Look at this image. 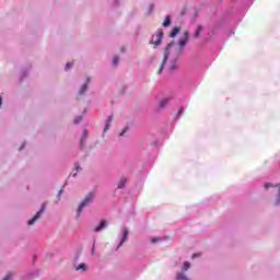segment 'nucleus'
I'll return each mask as SVG.
<instances>
[{"label":"nucleus","mask_w":280,"mask_h":280,"mask_svg":"<svg viewBox=\"0 0 280 280\" xmlns=\"http://www.w3.org/2000/svg\"><path fill=\"white\" fill-rule=\"evenodd\" d=\"M78 172H82V168L80 167L79 163L74 164V170L70 173V176H73L75 178L78 176Z\"/></svg>","instance_id":"10"},{"label":"nucleus","mask_w":280,"mask_h":280,"mask_svg":"<svg viewBox=\"0 0 280 280\" xmlns=\"http://www.w3.org/2000/svg\"><path fill=\"white\" fill-rule=\"evenodd\" d=\"M183 110H184V108L182 107V108L178 110V113H177V117H180V115H183Z\"/></svg>","instance_id":"27"},{"label":"nucleus","mask_w":280,"mask_h":280,"mask_svg":"<svg viewBox=\"0 0 280 280\" xmlns=\"http://www.w3.org/2000/svg\"><path fill=\"white\" fill-rule=\"evenodd\" d=\"M269 187H272V184L270 183L265 184V189H268Z\"/></svg>","instance_id":"28"},{"label":"nucleus","mask_w":280,"mask_h":280,"mask_svg":"<svg viewBox=\"0 0 280 280\" xmlns=\"http://www.w3.org/2000/svg\"><path fill=\"white\" fill-rule=\"evenodd\" d=\"M128 235H129V232H128L127 228H122L121 229V240L117 246V249L121 248V246H124L125 242H128Z\"/></svg>","instance_id":"7"},{"label":"nucleus","mask_w":280,"mask_h":280,"mask_svg":"<svg viewBox=\"0 0 280 280\" xmlns=\"http://www.w3.org/2000/svg\"><path fill=\"white\" fill-rule=\"evenodd\" d=\"M3 280H12V273L7 275Z\"/></svg>","instance_id":"25"},{"label":"nucleus","mask_w":280,"mask_h":280,"mask_svg":"<svg viewBox=\"0 0 280 280\" xmlns=\"http://www.w3.org/2000/svg\"><path fill=\"white\" fill-rule=\"evenodd\" d=\"M179 32H180V27H178V26L174 27L170 34L171 38H176V36H178Z\"/></svg>","instance_id":"12"},{"label":"nucleus","mask_w":280,"mask_h":280,"mask_svg":"<svg viewBox=\"0 0 280 280\" xmlns=\"http://www.w3.org/2000/svg\"><path fill=\"white\" fill-rule=\"evenodd\" d=\"M161 240H162L161 237H154L151 240V243L156 244V242H161Z\"/></svg>","instance_id":"22"},{"label":"nucleus","mask_w":280,"mask_h":280,"mask_svg":"<svg viewBox=\"0 0 280 280\" xmlns=\"http://www.w3.org/2000/svg\"><path fill=\"white\" fill-rule=\"evenodd\" d=\"M163 36H164L163 28H159L151 39V44L154 45V49H156V47L161 45V42L163 40Z\"/></svg>","instance_id":"4"},{"label":"nucleus","mask_w":280,"mask_h":280,"mask_svg":"<svg viewBox=\"0 0 280 280\" xmlns=\"http://www.w3.org/2000/svg\"><path fill=\"white\" fill-rule=\"evenodd\" d=\"M196 257H198V254H194V255H192V259L196 258Z\"/></svg>","instance_id":"32"},{"label":"nucleus","mask_w":280,"mask_h":280,"mask_svg":"<svg viewBox=\"0 0 280 280\" xmlns=\"http://www.w3.org/2000/svg\"><path fill=\"white\" fill-rule=\"evenodd\" d=\"M154 12V4L149 5V14H152Z\"/></svg>","instance_id":"23"},{"label":"nucleus","mask_w":280,"mask_h":280,"mask_svg":"<svg viewBox=\"0 0 280 280\" xmlns=\"http://www.w3.org/2000/svg\"><path fill=\"white\" fill-rule=\"evenodd\" d=\"M202 32V26L199 25L195 32L194 38H198L200 36V33Z\"/></svg>","instance_id":"17"},{"label":"nucleus","mask_w":280,"mask_h":280,"mask_svg":"<svg viewBox=\"0 0 280 280\" xmlns=\"http://www.w3.org/2000/svg\"><path fill=\"white\" fill-rule=\"evenodd\" d=\"M94 198H95L94 192H89L85 196V198L81 201V203L78 207L77 218H80L82 215V211H84V209H86V207H89V205H91V202H93Z\"/></svg>","instance_id":"2"},{"label":"nucleus","mask_w":280,"mask_h":280,"mask_svg":"<svg viewBox=\"0 0 280 280\" xmlns=\"http://www.w3.org/2000/svg\"><path fill=\"white\" fill-rule=\"evenodd\" d=\"M275 205H276V206H279V205H280V185H278V196H277V198H276Z\"/></svg>","instance_id":"18"},{"label":"nucleus","mask_w":280,"mask_h":280,"mask_svg":"<svg viewBox=\"0 0 280 280\" xmlns=\"http://www.w3.org/2000/svg\"><path fill=\"white\" fill-rule=\"evenodd\" d=\"M90 82H91V77H88L86 81L79 88V92H78L79 97H82V95H84V93L89 91Z\"/></svg>","instance_id":"6"},{"label":"nucleus","mask_w":280,"mask_h":280,"mask_svg":"<svg viewBox=\"0 0 280 280\" xmlns=\"http://www.w3.org/2000/svg\"><path fill=\"white\" fill-rule=\"evenodd\" d=\"M191 268V264L189 261H184V265L182 267V271L176 273V280H189V277H187V270Z\"/></svg>","instance_id":"3"},{"label":"nucleus","mask_w":280,"mask_h":280,"mask_svg":"<svg viewBox=\"0 0 280 280\" xmlns=\"http://www.w3.org/2000/svg\"><path fill=\"white\" fill-rule=\"evenodd\" d=\"M86 137H89V132L86 131V129L83 130L81 140H80V148H83L84 145V140L86 139Z\"/></svg>","instance_id":"14"},{"label":"nucleus","mask_w":280,"mask_h":280,"mask_svg":"<svg viewBox=\"0 0 280 280\" xmlns=\"http://www.w3.org/2000/svg\"><path fill=\"white\" fill-rule=\"evenodd\" d=\"M73 67V62H67L66 63V70L71 69Z\"/></svg>","instance_id":"24"},{"label":"nucleus","mask_w":280,"mask_h":280,"mask_svg":"<svg viewBox=\"0 0 280 280\" xmlns=\"http://www.w3.org/2000/svg\"><path fill=\"white\" fill-rule=\"evenodd\" d=\"M110 124H113V115L108 116L103 132H108V130H110Z\"/></svg>","instance_id":"9"},{"label":"nucleus","mask_w":280,"mask_h":280,"mask_svg":"<svg viewBox=\"0 0 280 280\" xmlns=\"http://www.w3.org/2000/svg\"><path fill=\"white\" fill-rule=\"evenodd\" d=\"M187 43H189V33L186 31L183 38L178 42V47H176L174 43L166 46L164 50V59L158 71V75L163 73V69L165 68V62H167V60H170V71L178 69V59L180 58V54H183V49H185Z\"/></svg>","instance_id":"1"},{"label":"nucleus","mask_w":280,"mask_h":280,"mask_svg":"<svg viewBox=\"0 0 280 280\" xmlns=\"http://www.w3.org/2000/svg\"><path fill=\"white\" fill-rule=\"evenodd\" d=\"M80 121H82V116H77L74 118V124H80Z\"/></svg>","instance_id":"20"},{"label":"nucleus","mask_w":280,"mask_h":280,"mask_svg":"<svg viewBox=\"0 0 280 280\" xmlns=\"http://www.w3.org/2000/svg\"><path fill=\"white\" fill-rule=\"evenodd\" d=\"M61 196H62V189L59 190V192H58V195H57L58 200H60V197H61Z\"/></svg>","instance_id":"29"},{"label":"nucleus","mask_w":280,"mask_h":280,"mask_svg":"<svg viewBox=\"0 0 280 280\" xmlns=\"http://www.w3.org/2000/svg\"><path fill=\"white\" fill-rule=\"evenodd\" d=\"M2 104H3V98L0 96V108Z\"/></svg>","instance_id":"30"},{"label":"nucleus","mask_w":280,"mask_h":280,"mask_svg":"<svg viewBox=\"0 0 280 280\" xmlns=\"http://www.w3.org/2000/svg\"><path fill=\"white\" fill-rule=\"evenodd\" d=\"M127 183H128V178L121 177L120 180L118 182V189H124Z\"/></svg>","instance_id":"11"},{"label":"nucleus","mask_w":280,"mask_h":280,"mask_svg":"<svg viewBox=\"0 0 280 280\" xmlns=\"http://www.w3.org/2000/svg\"><path fill=\"white\" fill-rule=\"evenodd\" d=\"M113 65L114 67H117V65H119V56H114Z\"/></svg>","instance_id":"19"},{"label":"nucleus","mask_w":280,"mask_h":280,"mask_svg":"<svg viewBox=\"0 0 280 280\" xmlns=\"http://www.w3.org/2000/svg\"><path fill=\"white\" fill-rule=\"evenodd\" d=\"M162 25L163 27H170L172 25V18L170 15H166Z\"/></svg>","instance_id":"15"},{"label":"nucleus","mask_w":280,"mask_h":280,"mask_svg":"<svg viewBox=\"0 0 280 280\" xmlns=\"http://www.w3.org/2000/svg\"><path fill=\"white\" fill-rule=\"evenodd\" d=\"M46 207H47V203L42 205L39 211L34 215V218L28 220V222H27L28 226H32V224H34L37 220H40V215H43V213H45Z\"/></svg>","instance_id":"5"},{"label":"nucleus","mask_w":280,"mask_h":280,"mask_svg":"<svg viewBox=\"0 0 280 280\" xmlns=\"http://www.w3.org/2000/svg\"><path fill=\"white\" fill-rule=\"evenodd\" d=\"M91 254L95 255V243H93L92 249H91Z\"/></svg>","instance_id":"26"},{"label":"nucleus","mask_w":280,"mask_h":280,"mask_svg":"<svg viewBox=\"0 0 280 280\" xmlns=\"http://www.w3.org/2000/svg\"><path fill=\"white\" fill-rule=\"evenodd\" d=\"M126 132H128V127H125L122 129V131L119 133V137H124V135H126Z\"/></svg>","instance_id":"21"},{"label":"nucleus","mask_w":280,"mask_h":280,"mask_svg":"<svg viewBox=\"0 0 280 280\" xmlns=\"http://www.w3.org/2000/svg\"><path fill=\"white\" fill-rule=\"evenodd\" d=\"M25 148V142L21 145L20 150H23Z\"/></svg>","instance_id":"31"},{"label":"nucleus","mask_w":280,"mask_h":280,"mask_svg":"<svg viewBox=\"0 0 280 280\" xmlns=\"http://www.w3.org/2000/svg\"><path fill=\"white\" fill-rule=\"evenodd\" d=\"M170 100H171L170 97H166L163 101H161L160 108H165L167 104H170Z\"/></svg>","instance_id":"16"},{"label":"nucleus","mask_w":280,"mask_h":280,"mask_svg":"<svg viewBox=\"0 0 280 280\" xmlns=\"http://www.w3.org/2000/svg\"><path fill=\"white\" fill-rule=\"evenodd\" d=\"M108 226V221L103 220L101 223L94 229L95 233H100L101 231H104Z\"/></svg>","instance_id":"8"},{"label":"nucleus","mask_w":280,"mask_h":280,"mask_svg":"<svg viewBox=\"0 0 280 280\" xmlns=\"http://www.w3.org/2000/svg\"><path fill=\"white\" fill-rule=\"evenodd\" d=\"M77 271L82 270V272H86V270H89V267L86 266V264L81 262L79 266L75 267Z\"/></svg>","instance_id":"13"}]
</instances>
